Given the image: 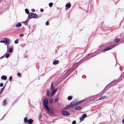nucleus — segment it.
Instances as JSON below:
<instances>
[{
  "label": "nucleus",
  "instance_id": "obj_7",
  "mask_svg": "<svg viewBox=\"0 0 124 124\" xmlns=\"http://www.w3.org/2000/svg\"><path fill=\"white\" fill-rule=\"evenodd\" d=\"M5 43L7 45L8 44H9L10 42V40L7 39H5Z\"/></svg>",
  "mask_w": 124,
  "mask_h": 124
},
{
  "label": "nucleus",
  "instance_id": "obj_35",
  "mask_svg": "<svg viewBox=\"0 0 124 124\" xmlns=\"http://www.w3.org/2000/svg\"><path fill=\"white\" fill-rule=\"evenodd\" d=\"M46 25H49V23L48 21H47L46 23Z\"/></svg>",
  "mask_w": 124,
  "mask_h": 124
},
{
  "label": "nucleus",
  "instance_id": "obj_16",
  "mask_svg": "<svg viewBox=\"0 0 124 124\" xmlns=\"http://www.w3.org/2000/svg\"><path fill=\"white\" fill-rule=\"evenodd\" d=\"M13 49L12 48H10L8 50V52L9 53H11L12 52Z\"/></svg>",
  "mask_w": 124,
  "mask_h": 124
},
{
  "label": "nucleus",
  "instance_id": "obj_36",
  "mask_svg": "<svg viewBox=\"0 0 124 124\" xmlns=\"http://www.w3.org/2000/svg\"><path fill=\"white\" fill-rule=\"evenodd\" d=\"M84 101V100H82V101H79L78 103H82V102H83Z\"/></svg>",
  "mask_w": 124,
  "mask_h": 124
},
{
  "label": "nucleus",
  "instance_id": "obj_1",
  "mask_svg": "<svg viewBox=\"0 0 124 124\" xmlns=\"http://www.w3.org/2000/svg\"><path fill=\"white\" fill-rule=\"evenodd\" d=\"M48 103V99L46 98H45L43 100V104L45 107L46 109H47L48 110V107L47 106Z\"/></svg>",
  "mask_w": 124,
  "mask_h": 124
},
{
  "label": "nucleus",
  "instance_id": "obj_44",
  "mask_svg": "<svg viewBox=\"0 0 124 124\" xmlns=\"http://www.w3.org/2000/svg\"><path fill=\"white\" fill-rule=\"evenodd\" d=\"M5 87V86H4L2 88H3V89H4Z\"/></svg>",
  "mask_w": 124,
  "mask_h": 124
},
{
  "label": "nucleus",
  "instance_id": "obj_41",
  "mask_svg": "<svg viewBox=\"0 0 124 124\" xmlns=\"http://www.w3.org/2000/svg\"><path fill=\"white\" fill-rule=\"evenodd\" d=\"M53 101V99L51 100V101H50V103H52V102Z\"/></svg>",
  "mask_w": 124,
  "mask_h": 124
},
{
  "label": "nucleus",
  "instance_id": "obj_10",
  "mask_svg": "<svg viewBox=\"0 0 124 124\" xmlns=\"http://www.w3.org/2000/svg\"><path fill=\"white\" fill-rule=\"evenodd\" d=\"M59 61L58 60H55L53 62V64L54 65H56L58 63Z\"/></svg>",
  "mask_w": 124,
  "mask_h": 124
},
{
  "label": "nucleus",
  "instance_id": "obj_4",
  "mask_svg": "<svg viewBox=\"0 0 124 124\" xmlns=\"http://www.w3.org/2000/svg\"><path fill=\"white\" fill-rule=\"evenodd\" d=\"M62 112L63 115H68L70 114L68 112L65 111H62Z\"/></svg>",
  "mask_w": 124,
  "mask_h": 124
},
{
  "label": "nucleus",
  "instance_id": "obj_12",
  "mask_svg": "<svg viewBox=\"0 0 124 124\" xmlns=\"http://www.w3.org/2000/svg\"><path fill=\"white\" fill-rule=\"evenodd\" d=\"M21 26V24L20 23H18L16 24V27H19Z\"/></svg>",
  "mask_w": 124,
  "mask_h": 124
},
{
  "label": "nucleus",
  "instance_id": "obj_29",
  "mask_svg": "<svg viewBox=\"0 0 124 124\" xmlns=\"http://www.w3.org/2000/svg\"><path fill=\"white\" fill-rule=\"evenodd\" d=\"M5 41L4 40H2L0 41V43H5Z\"/></svg>",
  "mask_w": 124,
  "mask_h": 124
},
{
  "label": "nucleus",
  "instance_id": "obj_42",
  "mask_svg": "<svg viewBox=\"0 0 124 124\" xmlns=\"http://www.w3.org/2000/svg\"><path fill=\"white\" fill-rule=\"evenodd\" d=\"M122 122L123 123H124V118L122 120Z\"/></svg>",
  "mask_w": 124,
  "mask_h": 124
},
{
  "label": "nucleus",
  "instance_id": "obj_11",
  "mask_svg": "<svg viewBox=\"0 0 124 124\" xmlns=\"http://www.w3.org/2000/svg\"><path fill=\"white\" fill-rule=\"evenodd\" d=\"M1 78L2 79H4L5 80H6L7 79V77L6 76H1Z\"/></svg>",
  "mask_w": 124,
  "mask_h": 124
},
{
  "label": "nucleus",
  "instance_id": "obj_28",
  "mask_svg": "<svg viewBox=\"0 0 124 124\" xmlns=\"http://www.w3.org/2000/svg\"><path fill=\"white\" fill-rule=\"evenodd\" d=\"M105 98L104 97H101L100 99H98V100H101Z\"/></svg>",
  "mask_w": 124,
  "mask_h": 124
},
{
  "label": "nucleus",
  "instance_id": "obj_31",
  "mask_svg": "<svg viewBox=\"0 0 124 124\" xmlns=\"http://www.w3.org/2000/svg\"><path fill=\"white\" fill-rule=\"evenodd\" d=\"M6 102L5 100H4L3 102V105H5L6 103Z\"/></svg>",
  "mask_w": 124,
  "mask_h": 124
},
{
  "label": "nucleus",
  "instance_id": "obj_30",
  "mask_svg": "<svg viewBox=\"0 0 124 124\" xmlns=\"http://www.w3.org/2000/svg\"><path fill=\"white\" fill-rule=\"evenodd\" d=\"M12 79V77L11 76H10L9 77V80L10 81H11Z\"/></svg>",
  "mask_w": 124,
  "mask_h": 124
},
{
  "label": "nucleus",
  "instance_id": "obj_38",
  "mask_svg": "<svg viewBox=\"0 0 124 124\" xmlns=\"http://www.w3.org/2000/svg\"><path fill=\"white\" fill-rule=\"evenodd\" d=\"M3 85V84L2 83H1L0 84V87H2Z\"/></svg>",
  "mask_w": 124,
  "mask_h": 124
},
{
  "label": "nucleus",
  "instance_id": "obj_40",
  "mask_svg": "<svg viewBox=\"0 0 124 124\" xmlns=\"http://www.w3.org/2000/svg\"><path fill=\"white\" fill-rule=\"evenodd\" d=\"M24 35V34H20L19 35V36L21 37H22Z\"/></svg>",
  "mask_w": 124,
  "mask_h": 124
},
{
  "label": "nucleus",
  "instance_id": "obj_34",
  "mask_svg": "<svg viewBox=\"0 0 124 124\" xmlns=\"http://www.w3.org/2000/svg\"><path fill=\"white\" fill-rule=\"evenodd\" d=\"M17 75L18 76H21V74L19 73H18L17 74Z\"/></svg>",
  "mask_w": 124,
  "mask_h": 124
},
{
  "label": "nucleus",
  "instance_id": "obj_20",
  "mask_svg": "<svg viewBox=\"0 0 124 124\" xmlns=\"http://www.w3.org/2000/svg\"><path fill=\"white\" fill-rule=\"evenodd\" d=\"M25 10V12L26 13L28 14H29V10H28V9H26Z\"/></svg>",
  "mask_w": 124,
  "mask_h": 124
},
{
  "label": "nucleus",
  "instance_id": "obj_45",
  "mask_svg": "<svg viewBox=\"0 0 124 124\" xmlns=\"http://www.w3.org/2000/svg\"><path fill=\"white\" fill-rule=\"evenodd\" d=\"M4 57V56H2V57H1V58H2L3 57Z\"/></svg>",
  "mask_w": 124,
  "mask_h": 124
},
{
  "label": "nucleus",
  "instance_id": "obj_18",
  "mask_svg": "<svg viewBox=\"0 0 124 124\" xmlns=\"http://www.w3.org/2000/svg\"><path fill=\"white\" fill-rule=\"evenodd\" d=\"M72 97L71 96H69L68 97V99L69 100H71L72 99Z\"/></svg>",
  "mask_w": 124,
  "mask_h": 124
},
{
  "label": "nucleus",
  "instance_id": "obj_46",
  "mask_svg": "<svg viewBox=\"0 0 124 124\" xmlns=\"http://www.w3.org/2000/svg\"><path fill=\"white\" fill-rule=\"evenodd\" d=\"M75 72H76V73H77V71H75Z\"/></svg>",
  "mask_w": 124,
  "mask_h": 124
},
{
  "label": "nucleus",
  "instance_id": "obj_33",
  "mask_svg": "<svg viewBox=\"0 0 124 124\" xmlns=\"http://www.w3.org/2000/svg\"><path fill=\"white\" fill-rule=\"evenodd\" d=\"M76 121H73L72 122V124H76Z\"/></svg>",
  "mask_w": 124,
  "mask_h": 124
},
{
  "label": "nucleus",
  "instance_id": "obj_32",
  "mask_svg": "<svg viewBox=\"0 0 124 124\" xmlns=\"http://www.w3.org/2000/svg\"><path fill=\"white\" fill-rule=\"evenodd\" d=\"M119 40L118 39H116V40H115V42H116V43H117L119 41Z\"/></svg>",
  "mask_w": 124,
  "mask_h": 124
},
{
  "label": "nucleus",
  "instance_id": "obj_13",
  "mask_svg": "<svg viewBox=\"0 0 124 124\" xmlns=\"http://www.w3.org/2000/svg\"><path fill=\"white\" fill-rule=\"evenodd\" d=\"M71 6L70 4L67 3L66 5V7L68 8H69Z\"/></svg>",
  "mask_w": 124,
  "mask_h": 124
},
{
  "label": "nucleus",
  "instance_id": "obj_8",
  "mask_svg": "<svg viewBox=\"0 0 124 124\" xmlns=\"http://www.w3.org/2000/svg\"><path fill=\"white\" fill-rule=\"evenodd\" d=\"M57 91V89H55L54 90H53L51 94V97Z\"/></svg>",
  "mask_w": 124,
  "mask_h": 124
},
{
  "label": "nucleus",
  "instance_id": "obj_37",
  "mask_svg": "<svg viewBox=\"0 0 124 124\" xmlns=\"http://www.w3.org/2000/svg\"><path fill=\"white\" fill-rule=\"evenodd\" d=\"M15 43H18V40H16L15 41Z\"/></svg>",
  "mask_w": 124,
  "mask_h": 124
},
{
  "label": "nucleus",
  "instance_id": "obj_25",
  "mask_svg": "<svg viewBox=\"0 0 124 124\" xmlns=\"http://www.w3.org/2000/svg\"><path fill=\"white\" fill-rule=\"evenodd\" d=\"M70 107H71V106H70V105H69L66 106V109H68Z\"/></svg>",
  "mask_w": 124,
  "mask_h": 124
},
{
  "label": "nucleus",
  "instance_id": "obj_26",
  "mask_svg": "<svg viewBox=\"0 0 124 124\" xmlns=\"http://www.w3.org/2000/svg\"><path fill=\"white\" fill-rule=\"evenodd\" d=\"M59 100V99L57 98H55L54 100V101L55 102H57Z\"/></svg>",
  "mask_w": 124,
  "mask_h": 124
},
{
  "label": "nucleus",
  "instance_id": "obj_5",
  "mask_svg": "<svg viewBox=\"0 0 124 124\" xmlns=\"http://www.w3.org/2000/svg\"><path fill=\"white\" fill-rule=\"evenodd\" d=\"M86 116V115L85 114H83L81 117H80V119L81 121H82L83 119L85 118Z\"/></svg>",
  "mask_w": 124,
  "mask_h": 124
},
{
  "label": "nucleus",
  "instance_id": "obj_6",
  "mask_svg": "<svg viewBox=\"0 0 124 124\" xmlns=\"http://www.w3.org/2000/svg\"><path fill=\"white\" fill-rule=\"evenodd\" d=\"M49 112L52 114H54L55 113L54 111V109H50L49 108H48V109H47Z\"/></svg>",
  "mask_w": 124,
  "mask_h": 124
},
{
  "label": "nucleus",
  "instance_id": "obj_21",
  "mask_svg": "<svg viewBox=\"0 0 124 124\" xmlns=\"http://www.w3.org/2000/svg\"><path fill=\"white\" fill-rule=\"evenodd\" d=\"M9 53L7 54L5 56V57L6 58H7L9 56Z\"/></svg>",
  "mask_w": 124,
  "mask_h": 124
},
{
  "label": "nucleus",
  "instance_id": "obj_15",
  "mask_svg": "<svg viewBox=\"0 0 124 124\" xmlns=\"http://www.w3.org/2000/svg\"><path fill=\"white\" fill-rule=\"evenodd\" d=\"M70 106H71V107H72V106H74L75 105V103L74 102H71L70 104Z\"/></svg>",
  "mask_w": 124,
  "mask_h": 124
},
{
  "label": "nucleus",
  "instance_id": "obj_23",
  "mask_svg": "<svg viewBox=\"0 0 124 124\" xmlns=\"http://www.w3.org/2000/svg\"><path fill=\"white\" fill-rule=\"evenodd\" d=\"M53 5V3L51 2L49 3V5L50 7H51Z\"/></svg>",
  "mask_w": 124,
  "mask_h": 124
},
{
  "label": "nucleus",
  "instance_id": "obj_24",
  "mask_svg": "<svg viewBox=\"0 0 124 124\" xmlns=\"http://www.w3.org/2000/svg\"><path fill=\"white\" fill-rule=\"evenodd\" d=\"M53 83H52L51 84V89L52 90H53L54 89V86H53Z\"/></svg>",
  "mask_w": 124,
  "mask_h": 124
},
{
  "label": "nucleus",
  "instance_id": "obj_17",
  "mask_svg": "<svg viewBox=\"0 0 124 124\" xmlns=\"http://www.w3.org/2000/svg\"><path fill=\"white\" fill-rule=\"evenodd\" d=\"M24 121L25 123H26V122H28V120L26 118V117H25L24 118Z\"/></svg>",
  "mask_w": 124,
  "mask_h": 124
},
{
  "label": "nucleus",
  "instance_id": "obj_43",
  "mask_svg": "<svg viewBox=\"0 0 124 124\" xmlns=\"http://www.w3.org/2000/svg\"><path fill=\"white\" fill-rule=\"evenodd\" d=\"M32 12H34L35 11V10L34 9H32Z\"/></svg>",
  "mask_w": 124,
  "mask_h": 124
},
{
  "label": "nucleus",
  "instance_id": "obj_19",
  "mask_svg": "<svg viewBox=\"0 0 124 124\" xmlns=\"http://www.w3.org/2000/svg\"><path fill=\"white\" fill-rule=\"evenodd\" d=\"M50 93L49 90H47L46 93V95L47 96H49Z\"/></svg>",
  "mask_w": 124,
  "mask_h": 124
},
{
  "label": "nucleus",
  "instance_id": "obj_2",
  "mask_svg": "<svg viewBox=\"0 0 124 124\" xmlns=\"http://www.w3.org/2000/svg\"><path fill=\"white\" fill-rule=\"evenodd\" d=\"M37 16L36 14L33 13H31L29 15V17L30 18H37Z\"/></svg>",
  "mask_w": 124,
  "mask_h": 124
},
{
  "label": "nucleus",
  "instance_id": "obj_27",
  "mask_svg": "<svg viewBox=\"0 0 124 124\" xmlns=\"http://www.w3.org/2000/svg\"><path fill=\"white\" fill-rule=\"evenodd\" d=\"M4 90V89H3V88H1V89L0 91V94L2 93Z\"/></svg>",
  "mask_w": 124,
  "mask_h": 124
},
{
  "label": "nucleus",
  "instance_id": "obj_14",
  "mask_svg": "<svg viewBox=\"0 0 124 124\" xmlns=\"http://www.w3.org/2000/svg\"><path fill=\"white\" fill-rule=\"evenodd\" d=\"M28 21V20L27 19L25 21L23 22L22 23H23L24 24L27 25Z\"/></svg>",
  "mask_w": 124,
  "mask_h": 124
},
{
  "label": "nucleus",
  "instance_id": "obj_22",
  "mask_svg": "<svg viewBox=\"0 0 124 124\" xmlns=\"http://www.w3.org/2000/svg\"><path fill=\"white\" fill-rule=\"evenodd\" d=\"M81 107L79 106H78L75 109L77 110H79L81 109Z\"/></svg>",
  "mask_w": 124,
  "mask_h": 124
},
{
  "label": "nucleus",
  "instance_id": "obj_3",
  "mask_svg": "<svg viewBox=\"0 0 124 124\" xmlns=\"http://www.w3.org/2000/svg\"><path fill=\"white\" fill-rule=\"evenodd\" d=\"M116 46V45H114L111 46H109L108 47H107V48L105 49L102 51V52H104L105 51L108 50H109L111 49V48H112Z\"/></svg>",
  "mask_w": 124,
  "mask_h": 124
},
{
  "label": "nucleus",
  "instance_id": "obj_9",
  "mask_svg": "<svg viewBox=\"0 0 124 124\" xmlns=\"http://www.w3.org/2000/svg\"><path fill=\"white\" fill-rule=\"evenodd\" d=\"M33 122V120L31 119H30L28 121V123L29 124H31Z\"/></svg>",
  "mask_w": 124,
  "mask_h": 124
},
{
  "label": "nucleus",
  "instance_id": "obj_39",
  "mask_svg": "<svg viewBox=\"0 0 124 124\" xmlns=\"http://www.w3.org/2000/svg\"><path fill=\"white\" fill-rule=\"evenodd\" d=\"M44 11V10L43 9H42V8L40 10V11L41 12H43Z\"/></svg>",
  "mask_w": 124,
  "mask_h": 124
}]
</instances>
